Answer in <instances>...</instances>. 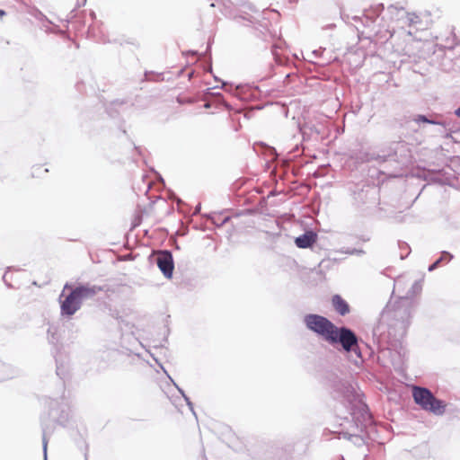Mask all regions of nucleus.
Wrapping results in <instances>:
<instances>
[{
    "label": "nucleus",
    "mask_w": 460,
    "mask_h": 460,
    "mask_svg": "<svg viewBox=\"0 0 460 460\" xmlns=\"http://www.w3.org/2000/svg\"><path fill=\"white\" fill-rule=\"evenodd\" d=\"M48 169H44L42 165H36L32 169V175H39L41 172H48Z\"/></svg>",
    "instance_id": "8"
},
{
    "label": "nucleus",
    "mask_w": 460,
    "mask_h": 460,
    "mask_svg": "<svg viewBox=\"0 0 460 460\" xmlns=\"http://www.w3.org/2000/svg\"><path fill=\"white\" fill-rule=\"evenodd\" d=\"M306 327L321 336L330 344L340 343L347 352L359 350L357 335L349 328H338L329 319L319 314H308L305 317Z\"/></svg>",
    "instance_id": "1"
},
{
    "label": "nucleus",
    "mask_w": 460,
    "mask_h": 460,
    "mask_svg": "<svg viewBox=\"0 0 460 460\" xmlns=\"http://www.w3.org/2000/svg\"><path fill=\"white\" fill-rule=\"evenodd\" d=\"M81 305V301L73 290L66 298L61 301V312L63 314L73 315Z\"/></svg>",
    "instance_id": "4"
},
{
    "label": "nucleus",
    "mask_w": 460,
    "mask_h": 460,
    "mask_svg": "<svg viewBox=\"0 0 460 460\" xmlns=\"http://www.w3.org/2000/svg\"><path fill=\"white\" fill-rule=\"evenodd\" d=\"M80 301L86 297H91L96 294L95 288H88V287H78L74 289Z\"/></svg>",
    "instance_id": "7"
},
{
    "label": "nucleus",
    "mask_w": 460,
    "mask_h": 460,
    "mask_svg": "<svg viewBox=\"0 0 460 460\" xmlns=\"http://www.w3.org/2000/svg\"><path fill=\"white\" fill-rule=\"evenodd\" d=\"M332 304L335 311L341 315H345L349 313V305L340 295L332 296Z\"/></svg>",
    "instance_id": "5"
},
{
    "label": "nucleus",
    "mask_w": 460,
    "mask_h": 460,
    "mask_svg": "<svg viewBox=\"0 0 460 460\" xmlns=\"http://www.w3.org/2000/svg\"><path fill=\"white\" fill-rule=\"evenodd\" d=\"M5 15V12L0 9V18H3Z\"/></svg>",
    "instance_id": "11"
},
{
    "label": "nucleus",
    "mask_w": 460,
    "mask_h": 460,
    "mask_svg": "<svg viewBox=\"0 0 460 460\" xmlns=\"http://www.w3.org/2000/svg\"><path fill=\"white\" fill-rule=\"evenodd\" d=\"M155 261L164 276L171 279L174 269L172 253L168 251H158L155 252Z\"/></svg>",
    "instance_id": "3"
},
{
    "label": "nucleus",
    "mask_w": 460,
    "mask_h": 460,
    "mask_svg": "<svg viewBox=\"0 0 460 460\" xmlns=\"http://www.w3.org/2000/svg\"><path fill=\"white\" fill-rule=\"evenodd\" d=\"M417 121H422V122H428V123H434L431 120H429L425 116L420 115L417 119Z\"/></svg>",
    "instance_id": "9"
},
{
    "label": "nucleus",
    "mask_w": 460,
    "mask_h": 460,
    "mask_svg": "<svg viewBox=\"0 0 460 460\" xmlns=\"http://www.w3.org/2000/svg\"><path fill=\"white\" fill-rule=\"evenodd\" d=\"M412 397L420 408L435 415H442L447 409V403L436 398L432 393L424 387L413 386Z\"/></svg>",
    "instance_id": "2"
},
{
    "label": "nucleus",
    "mask_w": 460,
    "mask_h": 460,
    "mask_svg": "<svg viewBox=\"0 0 460 460\" xmlns=\"http://www.w3.org/2000/svg\"><path fill=\"white\" fill-rule=\"evenodd\" d=\"M315 242V234L313 232H307L296 238L295 243L299 248H308Z\"/></svg>",
    "instance_id": "6"
},
{
    "label": "nucleus",
    "mask_w": 460,
    "mask_h": 460,
    "mask_svg": "<svg viewBox=\"0 0 460 460\" xmlns=\"http://www.w3.org/2000/svg\"><path fill=\"white\" fill-rule=\"evenodd\" d=\"M456 115L460 118V107L456 110Z\"/></svg>",
    "instance_id": "10"
}]
</instances>
